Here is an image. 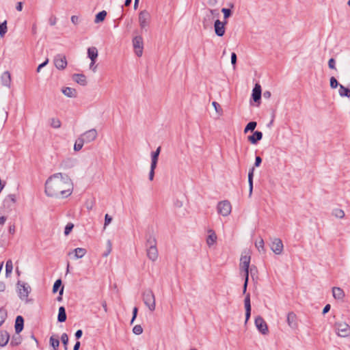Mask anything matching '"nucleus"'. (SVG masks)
<instances>
[{
    "label": "nucleus",
    "mask_w": 350,
    "mask_h": 350,
    "mask_svg": "<svg viewBox=\"0 0 350 350\" xmlns=\"http://www.w3.org/2000/svg\"><path fill=\"white\" fill-rule=\"evenodd\" d=\"M73 190V184L70 177L65 174L56 173L51 175L45 183V193L49 197L67 198Z\"/></svg>",
    "instance_id": "obj_1"
},
{
    "label": "nucleus",
    "mask_w": 350,
    "mask_h": 350,
    "mask_svg": "<svg viewBox=\"0 0 350 350\" xmlns=\"http://www.w3.org/2000/svg\"><path fill=\"white\" fill-rule=\"evenodd\" d=\"M145 247L147 257L152 262L156 261L159 256L157 242L155 237L151 233L146 234Z\"/></svg>",
    "instance_id": "obj_2"
},
{
    "label": "nucleus",
    "mask_w": 350,
    "mask_h": 350,
    "mask_svg": "<svg viewBox=\"0 0 350 350\" xmlns=\"http://www.w3.org/2000/svg\"><path fill=\"white\" fill-rule=\"evenodd\" d=\"M17 292L19 298L25 301L26 303L29 302V294L31 292V287L27 283H25L21 281H18L17 282Z\"/></svg>",
    "instance_id": "obj_3"
},
{
    "label": "nucleus",
    "mask_w": 350,
    "mask_h": 350,
    "mask_svg": "<svg viewBox=\"0 0 350 350\" xmlns=\"http://www.w3.org/2000/svg\"><path fill=\"white\" fill-rule=\"evenodd\" d=\"M143 301L144 304L148 308L150 311L155 310V297L152 290L147 289L143 292L142 294Z\"/></svg>",
    "instance_id": "obj_4"
},
{
    "label": "nucleus",
    "mask_w": 350,
    "mask_h": 350,
    "mask_svg": "<svg viewBox=\"0 0 350 350\" xmlns=\"http://www.w3.org/2000/svg\"><path fill=\"white\" fill-rule=\"evenodd\" d=\"M334 327L338 336L348 337L350 336V326L345 322H336Z\"/></svg>",
    "instance_id": "obj_5"
},
{
    "label": "nucleus",
    "mask_w": 350,
    "mask_h": 350,
    "mask_svg": "<svg viewBox=\"0 0 350 350\" xmlns=\"http://www.w3.org/2000/svg\"><path fill=\"white\" fill-rule=\"evenodd\" d=\"M150 21V14L147 10H144L139 13V23L142 29L149 26Z\"/></svg>",
    "instance_id": "obj_6"
},
{
    "label": "nucleus",
    "mask_w": 350,
    "mask_h": 350,
    "mask_svg": "<svg viewBox=\"0 0 350 350\" xmlns=\"http://www.w3.org/2000/svg\"><path fill=\"white\" fill-rule=\"evenodd\" d=\"M231 208V204L228 200L219 202L217 204V212L225 217L230 215Z\"/></svg>",
    "instance_id": "obj_7"
},
{
    "label": "nucleus",
    "mask_w": 350,
    "mask_h": 350,
    "mask_svg": "<svg viewBox=\"0 0 350 350\" xmlns=\"http://www.w3.org/2000/svg\"><path fill=\"white\" fill-rule=\"evenodd\" d=\"M133 45L135 53L137 57H141L143 53V38L141 36H137L133 39Z\"/></svg>",
    "instance_id": "obj_8"
},
{
    "label": "nucleus",
    "mask_w": 350,
    "mask_h": 350,
    "mask_svg": "<svg viewBox=\"0 0 350 350\" xmlns=\"http://www.w3.org/2000/svg\"><path fill=\"white\" fill-rule=\"evenodd\" d=\"M250 256H241L240 259L239 269L241 271L244 272V275L249 276V269L250 268Z\"/></svg>",
    "instance_id": "obj_9"
},
{
    "label": "nucleus",
    "mask_w": 350,
    "mask_h": 350,
    "mask_svg": "<svg viewBox=\"0 0 350 350\" xmlns=\"http://www.w3.org/2000/svg\"><path fill=\"white\" fill-rule=\"evenodd\" d=\"M254 323L256 327L260 333H262L264 335L268 334V326L262 317H261L260 316H258L257 317H256Z\"/></svg>",
    "instance_id": "obj_10"
},
{
    "label": "nucleus",
    "mask_w": 350,
    "mask_h": 350,
    "mask_svg": "<svg viewBox=\"0 0 350 350\" xmlns=\"http://www.w3.org/2000/svg\"><path fill=\"white\" fill-rule=\"evenodd\" d=\"M227 24V21H224L223 22L220 21L218 18L215 21L214 23V29L215 34L221 37L225 33V26Z\"/></svg>",
    "instance_id": "obj_11"
},
{
    "label": "nucleus",
    "mask_w": 350,
    "mask_h": 350,
    "mask_svg": "<svg viewBox=\"0 0 350 350\" xmlns=\"http://www.w3.org/2000/svg\"><path fill=\"white\" fill-rule=\"evenodd\" d=\"M54 64L59 70H64L67 66L66 57L64 55L57 54L54 57Z\"/></svg>",
    "instance_id": "obj_12"
},
{
    "label": "nucleus",
    "mask_w": 350,
    "mask_h": 350,
    "mask_svg": "<svg viewBox=\"0 0 350 350\" xmlns=\"http://www.w3.org/2000/svg\"><path fill=\"white\" fill-rule=\"evenodd\" d=\"M97 135V131L95 129H92L83 133L81 137L85 143H90L95 140Z\"/></svg>",
    "instance_id": "obj_13"
},
{
    "label": "nucleus",
    "mask_w": 350,
    "mask_h": 350,
    "mask_svg": "<svg viewBox=\"0 0 350 350\" xmlns=\"http://www.w3.org/2000/svg\"><path fill=\"white\" fill-rule=\"evenodd\" d=\"M283 243L280 239L279 238H275L271 244V250L275 254H281L283 251Z\"/></svg>",
    "instance_id": "obj_14"
},
{
    "label": "nucleus",
    "mask_w": 350,
    "mask_h": 350,
    "mask_svg": "<svg viewBox=\"0 0 350 350\" xmlns=\"http://www.w3.org/2000/svg\"><path fill=\"white\" fill-rule=\"evenodd\" d=\"M261 95H262V90L261 86L258 83H256L253 90H252V98L253 100L255 103H260V100L261 99Z\"/></svg>",
    "instance_id": "obj_15"
},
{
    "label": "nucleus",
    "mask_w": 350,
    "mask_h": 350,
    "mask_svg": "<svg viewBox=\"0 0 350 350\" xmlns=\"http://www.w3.org/2000/svg\"><path fill=\"white\" fill-rule=\"evenodd\" d=\"M287 323L288 326L295 329L297 328L298 323H297V318L296 314L293 312H290L287 314V319H286Z\"/></svg>",
    "instance_id": "obj_16"
},
{
    "label": "nucleus",
    "mask_w": 350,
    "mask_h": 350,
    "mask_svg": "<svg viewBox=\"0 0 350 350\" xmlns=\"http://www.w3.org/2000/svg\"><path fill=\"white\" fill-rule=\"evenodd\" d=\"M244 304L245 308V323H247L251 316L250 295L249 293L245 297Z\"/></svg>",
    "instance_id": "obj_17"
},
{
    "label": "nucleus",
    "mask_w": 350,
    "mask_h": 350,
    "mask_svg": "<svg viewBox=\"0 0 350 350\" xmlns=\"http://www.w3.org/2000/svg\"><path fill=\"white\" fill-rule=\"evenodd\" d=\"M262 138V133L259 131L254 132L253 135L247 137L248 141L252 144H256Z\"/></svg>",
    "instance_id": "obj_18"
},
{
    "label": "nucleus",
    "mask_w": 350,
    "mask_h": 350,
    "mask_svg": "<svg viewBox=\"0 0 350 350\" xmlns=\"http://www.w3.org/2000/svg\"><path fill=\"white\" fill-rule=\"evenodd\" d=\"M16 198L15 194H9L3 200V206L12 208L16 203Z\"/></svg>",
    "instance_id": "obj_19"
},
{
    "label": "nucleus",
    "mask_w": 350,
    "mask_h": 350,
    "mask_svg": "<svg viewBox=\"0 0 350 350\" xmlns=\"http://www.w3.org/2000/svg\"><path fill=\"white\" fill-rule=\"evenodd\" d=\"M24 327V319L22 316H17L15 320V332L19 334L22 332Z\"/></svg>",
    "instance_id": "obj_20"
},
{
    "label": "nucleus",
    "mask_w": 350,
    "mask_h": 350,
    "mask_svg": "<svg viewBox=\"0 0 350 350\" xmlns=\"http://www.w3.org/2000/svg\"><path fill=\"white\" fill-rule=\"evenodd\" d=\"M88 56L92 61V64H94L98 57V50L96 47L92 46L88 49Z\"/></svg>",
    "instance_id": "obj_21"
},
{
    "label": "nucleus",
    "mask_w": 350,
    "mask_h": 350,
    "mask_svg": "<svg viewBox=\"0 0 350 350\" xmlns=\"http://www.w3.org/2000/svg\"><path fill=\"white\" fill-rule=\"evenodd\" d=\"M72 79L81 85L85 86L87 85L86 77L83 74H74Z\"/></svg>",
    "instance_id": "obj_22"
},
{
    "label": "nucleus",
    "mask_w": 350,
    "mask_h": 350,
    "mask_svg": "<svg viewBox=\"0 0 350 350\" xmlns=\"http://www.w3.org/2000/svg\"><path fill=\"white\" fill-rule=\"evenodd\" d=\"M3 85L10 87L11 84V75L8 71H5L1 77Z\"/></svg>",
    "instance_id": "obj_23"
},
{
    "label": "nucleus",
    "mask_w": 350,
    "mask_h": 350,
    "mask_svg": "<svg viewBox=\"0 0 350 350\" xmlns=\"http://www.w3.org/2000/svg\"><path fill=\"white\" fill-rule=\"evenodd\" d=\"M10 339V335L7 331L1 330L0 331V346L4 347L5 346Z\"/></svg>",
    "instance_id": "obj_24"
},
{
    "label": "nucleus",
    "mask_w": 350,
    "mask_h": 350,
    "mask_svg": "<svg viewBox=\"0 0 350 350\" xmlns=\"http://www.w3.org/2000/svg\"><path fill=\"white\" fill-rule=\"evenodd\" d=\"M62 93L68 98H76L77 96V90L69 87L63 88Z\"/></svg>",
    "instance_id": "obj_25"
},
{
    "label": "nucleus",
    "mask_w": 350,
    "mask_h": 350,
    "mask_svg": "<svg viewBox=\"0 0 350 350\" xmlns=\"http://www.w3.org/2000/svg\"><path fill=\"white\" fill-rule=\"evenodd\" d=\"M333 297L335 299L342 300L345 297V293L343 290L339 287H333L332 288Z\"/></svg>",
    "instance_id": "obj_26"
},
{
    "label": "nucleus",
    "mask_w": 350,
    "mask_h": 350,
    "mask_svg": "<svg viewBox=\"0 0 350 350\" xmlns=\"http://www.w3.org/2000/svg\"><path fill=\"white\" fill-rule=\"evenodd\" d=\"M254 167L249 170L248 173V183H249V196H252L253 190V177H254Z\"/></svg>",
    "instance_id": "obj_27"
},
{
    "label": "nucleus",
    "mask_w": 350,
    "mask_h": 350,
    "mask_svg": "<svg viewBox=\"0 0 350 350\" xmlns=\"http://www.w3.org/2000/svg\"><path fill=\"white\" fill-rule=\"evenodd\" d=\"M66 309L64 306H60L59 308L58 315H57V321L60 323L65 322L66 321Z\"/></svg>",
    "instance_id": "obj_28"
},
{
    "label": "nucleus",
    "mask_w": 350,
    "mask_h": 350,
    "mask_svg": "<svg viewBox=\"0 0 350 350\" xmlns=\"http://www.w3.org/2000/svg\"><path fill=\"white\" fill-rule=\"evenodd\" d=\"M161 152V146H159L157 150L151 154V165H157L159 154Z\"/></svg>",
    "instance_id": "obj_29"
},
{
    "label": "nucleus",
    "mask_w": 350,
    "mask_h": 350,
    "mask_svg": "<svg viewBox=\"0 0 350 350\" xmlns=\"http://www.w3.org/2000/svg\"><path fill=\"white\" fill-rule=\"evenodd\" d=\"M208 232L210 233V234L208 236L206 239V243L208 246H211L216 242L217 236L215 232L212 230H210Z\"/></svg>",
    "instance_id": "obj_30"
},
{
    "label": "nucleus",
    "mask_w": 350,
    "mask_h": 350,
    "mask_svg": "<svg viewBox=\"0 0 350 350\" xmlns=\"http://www.w3.org/2000/svg\"><path fill=\"white\" fill-rule=\"evenodd\" d=\"M338 93L339 95L342 97H350V89L345 87L342 85H340Z\"/></svg>",
    "instance_id": "obj_31"
},
{
    "label": "nucleus",
    "mask_w": 350,
    "mask_h": 350,
    "mask_svg": "<svg viewBox=\"0 0 350 350\" xmlns=\"http://www.w3.org/2000/svg\"><path fill=\"white\" fill-rule=\"evenodd\" d=\"M72 252L75 253V257L76 258H81L82 257H83L87 251L85 248H82V247H77L76 249H75Z\"/></svg>",
    "instance_id": "obj_32"
},
{
    "label": "nucleus",
    "mask_w": 350,
    "mask_h": 350,
    "mask_svg": "<svg viewBox=\"0 0 350 350\" xmlns=\"http://www.w3.org/2000/svg\"><path fill=\"white\" fill-rule=\"evenodd\" d=\"M107 16V12L105 10H103L96 14L94 19L95 23H99L103 22Z\"/></svg>",
    "instance_id": "obj_33"
},
{
    "label": "nucleus",
    "mask_w": 350,
    "mask_h": 350,
    "mask_svg": "<svg viewBox=\"0 0 350 350\" xmlns=\"http://www.w3.org/2000/svg\"><path fill=\"white\" fill-rule=\"evenodd\" d=\"M13 264L12 260H8L5 263V276L9 277L12 272Z\"/></svg>",
    "instance_id": "obj_34"
},
{
    "label": "nucleus",
    "mask_w": 350,
    "mask_h": 350,
    "mask_svg": "<svg viewBox=\"0 0 350 350\" xmlns=\"http://www.w3.org/2000/svg\"><path fill=\"white\" fill-rule=\"evenodd\" d=\"M85 143L84 140L82 139V137L80 136L75 142L74 145V150L75 151H79L82 148L83 146Z\"/></svg>",
    "instance_id": "obj_35"
},
{
    "label": "nucleus",
    "mask_w": 350,
    "mask_h": 350,
    "mask_svg": "<svg viewBox=\"0 0 350 350\" xmlns=\"http://www.w3.org/2000/svg\"><path fill=\"white\" fill-rule=\"evenodd\" d=\"M51 346L54 349V350H57L59 346V340L58 337L55 338L54 336L50 337L49 339Z\"/></svg>",
    "instance_id": "obj_36"
},
{
    "label": "nucleus",
    "mask_w": 350,
    "mask_h": 350,
    "mask_svg": "<svg viewBox=\"0 0 350 350\" xmlns=\"http://www.w3.org/2000/svg\"><path fill=\"white\" fill-rule=\"evenodd\" d=\"M257 126V122L255 121H251L245 126L244 129V133H247L249 131H254Z\"/></svg>",
    "instance_id": "obj_37"
},
{
    "label": "nucleus",
    "mask_w": 350,
    "mask_h": 350,
    "mask_svg": "<svg viewBox=\"0 0 350 350\" xmlns=\"http://www.w3.org/2000/svg\"><path fill=\"white\" fill-rule=\"evenodd\" d=\"M332 215L339 219H342L345 217V212L340 208H335L332 211Z\"/></svg>",
    "instance_id": "obj_38"
},
{
    "label": "nucleus",
    "mask_w": 350,
    "mask_h": 350,
    "mask_svg": "<svg viewBox=\"0 0 350 350\" xmlns=\"http://www.w3.org/2000/svg\"><path fill=\"white\" fill-rule=\"evenodd\" d=\"M250 275L253 280L258 278V270L255 266H252L249 269V275Z\"/></svg>",
    "instance_id": "obj_39"
},
{
    "label": "nucleus",
    "mask_w": 350,
    "mask_h": 350,
    "mask_svg": "<svg viewBox=\"0 0 350 350\" xmlns=\"http://www.w3.org/2000/svg\"><path fill=\"white\" fill-rule=\"evenodd\" d=\"M209 12H210L211 15L210 16L207 15L208 20H211L212 18H213L215 17L219 18V16L220 15L219 10L217 9H210Z\"/></svg>",
    "instance_id": "obj_40"
},
{
    "label": "nucleus",
    "mask_w": 350,
    "mask_h": 350,
    "mask_svg": "<svg viewBox=\"0 0 350 350\" xmlns=\"http://www.w3.org/2000/svg\"><path fill=\"white\" fill-rule=\"evenodd\" d=\"M8 31L7 21L0 23V36L3 37Z\"/></svg>",
    "instance_id": "obj_41"
},
{
    "label": "nucleus",
    "mask_w": 350,
    "mask_h": 350,
    "mask_svg": "<svg viewBox=\"0 0 350 350\" xmlns=\"http://www.w3.org/2000/svg\"><path fill=\"white\" fill-rule=\"evenodd\" d=\"M62 286H62V282L61 279L57 280L55 282L53 286V293H55L60 287L62 288Z\"/></svg>",
    "instance_id": "obj_42"
},
{
    "label": "nucleus",
    "mask_w": 350,
    "mask_h": 350,
    "mask_svg": "<svg viewBox=\"0 0 350 350\" xmlns=\"http://www.w3.org/2000/svg\"><path fill=\"white\" fill-rule=\"evenodd\" d=\"M61 340L64 345V349L67 350L68 349L67 346H68V336L67 334L64 333L62 334Z\"/></svg>",
    "instance_id": "obj_43"
},
{
    "label": "nucleus",
    "mask_w": 350,
    "mask_h": 350,
    "mask_svg": "<svg viewBox=\"0 0 350 350\" xmlns=\"http://www.w3.org/2000/svg\"><path fill=\"white\" fill-rule=\"evenodd\" d=\"M51 126L53 128L58 129V128H59L61 126V122L57 118H52L51 120Z\"/></svg>",
    "instance_id": "obj_44"
},
{
    "label": "nucleus",
    "mask_w": 350,
    "mask_h": 350,
    "mask_svg": "<svg viewBox=\"0 0 350 350\" xmlns=\"http://www.w3.org/2000/svg\"><path fill=\"white\" fill-rule=\"evenodd\" d=\"M7 317V312L5 309H0V326L3 323Z\"/></svg>",
    "instance_id": "obj_45"
},
{
    "label": "nucleus",
    "mask_w": 350,
    "mask_h": 350,
    "mask_svg": "<svg viewBox=\"0 0 350 350\" xmlns=\"http://www.w3.org/2000/svg\"><path fill=\"white\" fill-rule=\"evenodd\" d=\"M74 228V224L72 223H68L64 228V234L68 236L70 232Z\"/></svg>",
    "instance_id": "obj_46"
},
{
    "label": "nucleus",
    "mask_w": 350,
    "mask_h": 350,
    "mask_svg": "<svg viewBox=\"0 0 350 350\" xmlns=\"http://www.w3.org/2000/svg\"><path fill=\"white\" fill-rule=\"evenodd\" d=\"M221 12L224 14V18L225 21H226L227 18L231 16L232 14L231 10L228 8H222Z\"/></svg>",
    "instance_id": "obj_47"
},
{
    "label": "nucleus",
    "mask_w": 350,
    "mask_h": 350,
    "mask_svg": "<svg viewBox=\"0 0 350 350\" xmlns=\"http://www.w3.org/2000/svg\"><path fill=\"white\" fill-rule=\"evenodd\" d=\"M133 332L136 335H139L143 332V328L140 325H136L133 328Z\"/></svg>",
    "instance_id": "obj_48"
},
{
    "label": "nucleus",
    "mask_w": 350,
    "mask_h": 350,
    "mask_svg": "<svg viewBox=\"0 0 350 350\" xmlns=\"http://www.w3.org/2000/svg\"><path fill=\"white\" fill-rule=\"evenodd\" d=\"M340 85L338 82V81L336 80V79L334 77H332L330 78V87L332 88V89H335L338 86L340 87Z\"/></svg>",
    "instance_id": "obj_49"
},
{
    "label": "nucleus",
    "mask_w": 350,
    "mask_h": 350,
    "mask_svg": "<svg viewBox=\"0 0 350 350\" xmlns=\"http://www.w3.org/2000/svg\"><path fill=\"white\" fill-rule=\"evenodd\" d=\"M212 105L214 107L217 113H218L219 115L222 113V109L218 103H217L216 101H213L212 103Z\"/></svg>",
    "instance_id": "obj_50"
},
{
    "label": "nucleus",
    "mask_w": 350,
    "mask_h": 350,
    "mask_svg": "<svg viewBox=\"0 0 350 350\" xmlns=\"http://www.w3.org/2000/svg\"><path fill=\"white\" fill-rule=\"evenodd\" d=\"M157 165H150V170L149 172V180H152L154 176V170L156 169Z\"/></svg>",
    "instance_id": "obj_51"
},
{
    "label": "nucleus",
    "mask_w": 350,
    "mask_h": 350,
    "mask_svg": "<svg viewBox=\"0 0 350 350\" xmlns=\"http://www.w3.org/2000/svg\"><path fill=\"white\" fill-rule=\"evenodd\" d=\"M256 247L258 248V250L260 251V249H264V241L262 238L260 239L258 241H256L255 243Z\"/></svg>",
    "instance_id": "obj_52"
},
{
    "label": "nucleus",
    "mask_w": 350,
    "mask_h": 350,
    "mask_svg": "<svg viewBox=\"0 0 350 350\" xmlns=\"http://www.w3.org/2000/svg\"><path fill=\"white\" fill-rule=\"evenodd\" d=\"M248 281H249V276L248 275H244V284H243V294H245L246 293L247 287V284H248Z\"/></svg>",
    "instance_id": "obj_53"
},
{
    "label": "nucleus",
    "mask_w": 350,
    "mask_h": 350,
    "mask_svg": "<svg viewBox=\"0 0 350 350\" xmlns=\"http://www.w3.org/2000/svg\"><path fill=\"white\" fill-rule=\"evenodd\" d=\"M107 244V250L103 254L104 256H107L110 254V252H111L112 244H111V241L108 240Z\"/></svg>",
    "instance_id": "obj_54"
},
{
    "label": "nucleus",
    "mask_w": 350,
    "mask_h": 350,
    "mask_svg": "<svg viewBox=\"0 0 350 350\" xmlns=\"http://www.w3.org/2000/svg\"><path fill=\"white\" fill-rule=\"evenodd\" d=\"M112 221V217L109 215L108 214H106L105 216V224H104V228H105L107 226H108Z\"/></svg>",
    "instance_id": "obj_55"
},
{
    "label": "nucleus",
    "mask_w": 350,
    "mask_h": 350,
    "mask_svg": "<svg viewBox=\"0 0 350 350\" xmlns=\"http://www.w3.org/2000/svg\"><path fill=\"white\" fill-rule=\"evenodd\" d=\"M138 309L137 307H135L133 310V317L131 321V324H133L134 321L135 320L137 315Z\"/></svg>",
    "instance_id": "obj_56"
},
{
    "label": "nucleus",
    "mask_w": 350,
    "mask_h": 350,
    "mask_svg": "<svg viewBox=\"0 0 350 350\" xmlns=\"http://www.w3.org/2000/svg\"><path fill=\"white\" fill-rule=\"evenodd\" d=\"M336 61L334 58L329 59L328 62V66L330 69H336L335 66Z\"/></svg>",
    "instance_id": "obj_57"
},
{
    "label": "nucleus",
    "mask_w": 350,
    "mask_h": 350,
    "mask_svg": "<svg viewBox=\"0 0 350 350\" xmlns=\"http://www.w3.org/2000/svg\"><path fill=\"white\" fill-rule=\"evenodd\" d=\"M49 23L50 25L54 26L56 24V23H57V18H56V16L52 15L49 18Z\"/></svg>",
    "instance_id": "obj_58"
},
{
    "label": "nucleus",
    "mask_w": 350,
    "mask_h": 350,
    "mask_svg": "<svg viewBox=\"0 0 350 350\" xmlns=\"http://www.w3.org/2000/svg\"><path fill=\"white\" fill-rule=\"evenodd\" d=\"M237 55L235 53H232L231 54V63L232 64V66H234V68L236 66V64H237Z\"/></svg>",
    "instance_id": "obj_59"
},
{
    "label": "nucleus",
    "mask_w": 350,
    "mask_h": 350,
    "mask_svg": "<svg viewBox=\"0 0 350 350\" xmlns=\"http://www.w3.org/2000/svg\"><path fill=\"white\" fill-rule=\"evenodd\" d=\"M262 163V159L260 156H256L255 158L254 167H259Z\"/></svg>",
    "instance_id": "obj_60"
},
{
    "label": "nucleus",
    "mask_w": 350,
    "mask_h": 350,
    "mask_svg": "<svg viewBox=\"0 0 350 350\" xmlns=\"http://www.w3.org/2000/svg\"><path fill=\"white\" fill-rule=\"evenodd\" d=\"M70 20L71 22L75 25H77L79 22V16L75 15L72 16Z\"/></svg>",
    "instance_id": "obj_61"
},
{
    "label": "nucleus",
    "mask_w": 350,
    "mask_h": 350,
    "mask_svg": "<svg viewBox=\"0 0 350 350\" xmlns=\"http://www.w3.org/2000/svg\"><path fill=\"white\" fill-rule=\"evenodd\" d=\"M48 62H49V59H46L44 62H42V64H40L38 66L36 71H37L38 72H39L40 71L41 68H42L43 67H44V66L48 64Z\"/></svg>",
    "instance_id": "obj_62"
},
{
    "label": "nucleus",
    "mask_w": 350,
    "mask_h": 350,
    "mask_svg": "<svg viewBox=\"0 0 350 350\" xmlns=\"http://www.w3.org/2000/svg\"><path fill=\"white\" fill-rule=\"evenodd\" d=\"M82 334H83L82 330L81 329H78L75 332V334L76 339H79L82 336Z\"/></svg>",
    "instance_id": "obj_63"
},
{
    "label": "nucleus",
    "mask_w": 350,
    "mask_h": 350,
    "mask_svg": "<svg viewBox=\"0 0 350 350\" xmlns=\"http://www.w3.org/2000/svg\"><path fill=\"white\" fill-rule=\"evenodd\" d=\"M330 308H331V306L329 304L325 305L324 308L323 309V312H322L323 314H325L326 313H327L329 311Z\"/></svg>",
    "instance_id": "obj_64"
}]
</instances>
